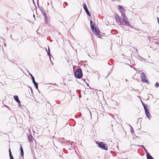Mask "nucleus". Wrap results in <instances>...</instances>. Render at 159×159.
Instances as JSON below:
<instances>
[{"label": "nucleus", "mask_w": 159, "mask_h": 159, "mask_svg": "<svg viewBox=\"0 0 159 159\" xmlns=\"http://www.w3.org/2000/svg\"><path fill=\"white\" fill-rule=\"evenodd\" d=\"M90 24L91 26V29L92 32L96 35H99L100 31L98 28H97V27L95 26V25L93 23L92 20L90 21Z\"/></svg>", "instance_id": "obj_1"}, {"label": "nucleus", "mask_w": 159, "mask_h": 159, "mask_svg": "<svg viewBox=\"0 0 159 159\" xmlns=\"http://www.w3.org/2000/svg\"><path fill=\"white\" fill-rule=\"evenodd\" d=\"M74 75L75 78L80 79L83 76L82 70L81 68H78L76 71L74 72Z\"/></svg>", "instance_id": "obj_2"}, {"label": "nucleus", "mask_w": 159, "mask_h": 159, "mask_svg": "<svg viewBox=\"0 0 159 159\" xmlns=\"http://www.w3.org/2000/svg\"><path fill=\"white\" fill-rule=\"evenodd\" d=\"M98 146L101 149L107 150L108 149L107 145L104 143L103 142H96Z\"/></svg>", "instance_id": "obj_3"}, {"label": "nucleus", "mask_w": 159, "mask_h": 159, "mask_svg": "<svg viewBox=\"0 0 159 159\" xmlns=\"http://www.w3.org/2000/svg\"><path fill=\"white\" fill-rule=\"evenodd\" d=\"M147 77L144 72H142L141 75V79L143 83H148V81L146 79Z\"/></svg>", "instance_id": "obj_4"}, {"label": "nucleus", "mask_w": 159, "mask_h": 159, "mask_svg": "<svg viewBox=\"0 0 159 159\" xmlns=\"http://www.w3.org/2000/svg\"><path fill=\"white\" fill-rule=\"evenodd\" d=\"M114 17L117 23H119L120 25H122V22L121 21V19L119 16L117 14L115 13L114 15Z\"/></svg>", "instance_id": "obj_5"}, {"label": "nucleus", "mask_w": 159, "mask_h": 159, "mask_svg": "<svg viewBox=\"0 0 159 159\" xmlns=\"http://www.w3.org/2000/svg\"><path fill=\"white\" fill-rule=\"evenodd\" d=\"M83 7L87 15L89 17L91 16V14L90 13L86 5L84 3L83 5Z\"/></svg>", "instance_id": "obj_6"}, {"label": "nucleus", "mask_w": 159, "mask_h": 159, "mask_svg": "<svg viewBox=\"0 0 159 159\" xmlns=\"http://www.w3.org/2000/svg\"><path fill=\"white\" fill-rule=\"evenodd\" d=\"M144 111H145V114L147 117L150 120V114L149 112L148 109L144 107Z\"/></svg>", "instance_id": "obj_7"}, {"label": "nucleus", "mask_w": 159, "mask_h": 159, "mask_svg": "<svg viewBox=\"0 0 159 159\" xmlns=\"http://www.w3.org/2000/svg\"><path fill=\"white\" fill-rule=\"evenodd\" d=\"M123 21L124 22V23L122 22V25H123L126 26H129L130 27H132L130 25V24L129 23V22L128 21V19H125L123 20Z\"/></svg>", "instance_id": "obj_8"}, {"label": "nucleus", "mask_w": 159, "mask_h": 159, "mask_svg": "<svg viewBox=\"0 0 159 159\" xmlns=\"http://www.w3.org/2000/svg\"><path fill=\"white\" fill-rule=\"evenodd\" d=\"M14 99L18 103L19 106H20V102L19 100L18 97L17 95H15L14 96Z\"/></svg>", "instance_id": "obj_9"}, {"label": "nucleus", "mask_w": 159, "mask_h": 159, "mask_svg": "<svg viewBox=\"0 0 159 159\" xmlns=\"http://www.w3.org/2000/svg\"><path fill=\"white\" fill-rule=\"evenodd\" d=\"M28 140L30 141V142L31 141L34 140V141L35 142V143H36V141L33 139V137L31 135H28Z\"/></svg>", "instance_id": "obj_10"}, {"label": "nucleus", "mask_w": 159, "mask_h": 159, "mask_svg": "<svg viewBox=\"0 0 159 159\" xmlns=\"http://www.w3.org/2000/svg\"><path fill=\"white\" fill-rule=\"evenodd\" d=\"M45 50L48 53V56H49V58L50 59V60H51V54H50V49H49V47H48V50H47V48H45Z\"/></svg>", "instance_id": "obj_11"}, {"label": "nucleus", "mask_w": 159, "mask_h": 159, "mask_svg": "<svg viewBox=\"0 0 159 159\" xmlns=\"http://www.w3.org/2000/svg\"><path fill=\"white\" fill-rule=\"evenodd\" d=\"M20 155L22 157H24V151L22 146L20 145Z\"/></svg>", "instance_id": "obj_12"}, {"label": "nucleus", "mask_w": 159, "mask_h": 159, "mask_svg": "<svg viewBox=\"0 0 159 159\" xmlns=\"http://www.w3.org/2000/svg\"><path fill=\"white\" fill-rule=\"evenodd\" d=\"M146 157L147 159H154V158L150 155V154L148 153H147L146 154Z\"/></svg>", "instance_id": "obj_13"}, {"label": "nucleus", "mask_w": 159, "mask_h": 159, "mask_svg": "<svg viewBox=\"0 0 159 159\" xmlns=\"http://www.w3.org/2000/svg\"><path fill=\"white\" fill-rule=\"evenodd\" d=\"M33 83L36 89H37L38 90V83L37 82H36L35 81H34L33 82Z\"/></svg>", "instance_id": "obj_14"}, {"label": "nucleus", "mask_w": 159, "mask_h": 159, "mask_svg": "<svg viewBox=\"0 0 159 159\" xmlns=\"http://www.w3.org/2000/svg\"><path fill=\"white\" fill-rule=\"evenodd\" d=\"M9 155L10 156V159H14L13 156L12 155L11 152V151L10 148H9Z\"/></svg>", "instance_id": "obj_15"}, {"label": "nucleus", "mask_w": 159, "mask_h": 159, "mask_svg": "<svg viewBox=\"0 0 159 159\" xmlns=\"http://www.w3.org/2000/svg\"><path fill=\"white\" fill-rule=\"evenodd\" d=\"M121 15L122 16V19L123 20H125V19H127V17L125 15V13H122V14H121Z\"/></svg>", "instance_id": "obj_16"}, {"label": "nucleus", "mask_w": 159, "mask_h": 159, "mask_svg": "<svg viewBox=\"0 0 159 159\" xmlns=\"http://www.w3.org/2000/svg\"><path fill=\"white\" fill-rule=\"evenodd\" d=\"M115 83L118 84L116 86V87H118L119 86L120 84V82L119 80H116L115 82Z\"/></svg>", "instance_id": "obj_17"}, {"label": "nucleus", "mask_w": 159, "mask_h": 159, "mask_svg": "<svg viewBox=\"0 0 159 159\" xmlns=\"http://www.w3.org/2000/svg\"><path fill=\"white\" fill-rule=\"evenodd\" d=\"M118 9H119V11H121V9L123 10H124V8L122 7L120 5H118Z\"/></svg>", "instance_id": "obj_18"}, {"label": "nucleus", "mask_w": 159, "mask_h": 159, "mask_svg": "<svg viewBox=\"0 0 159 159\" xmlns=\"http://www.w3.org/2000/svg\"><path fill=\"white\" fill-rule=\"evenodd\" d=\"M139 59L141 61H145L146 59H144L141 57H140V56H139Z\"/></svg>", "instance_id": "obj_19"}, {"label": "nucleus", "mask_w": 159, "mask_h": 159, "mask_svg": "<svg viewBox=\"0 0 159 159\" xmlns=\"http://www.w3.org/2000/svg\"><path fill=\"white\" fill-rule=\"evenodd\" d=\"M153 40H154L153 42H155V43L156 44H157V45L159 44V42L158 41H156L157 40V39H154Z\"/></svg>", "instance_id": "obj_20"}, {"label": "nucleus", "mask_w": 159, "mask_h": 159, "mask_svg": "<svg viewBox=\"0 0 159 159\" xmlns=\"http://www.w3.org/2000/svg\"><path fill=\"white\" fill-rule=\"evenodd\" d=\"M141 147L142 148H143V149H144L146 154H147V153H148V152H147V150L145 149V148L143 145V146H141Z\"/></svg>", "instance_id": "obj_21"}, {"label": "nucleus", "mask_w": 159, "mask_h": 159, "mask_svg": "<svg viewBox=\"0 0 159 159\" xmlns=\"http://www.w3.org/2000/svg\"><path fill=\"white\" fill-rule=\"evenodd\" d=\"M141 102L142 103V105L143 106V107H144H144H145L147 108V105L144 104V103L142 101V100H141Z\"/></svg>", "instance_id": "obj_22"}, {"label": "nucleus", "mask_w": 159, "mask_h": 159, "mask_svg": "<svg viewBox=\"0 0 159 159\" xmlns=\"http://www.w3.org/2000/svg\"><path fill=\"white\" fill-rule=\"evenodd\" d=\"M130 126L131 127L130 132L132 133H134V129L132 127L131 125H130Z\"/></svg>", "instance_id": "obj_23"}, {"label": "nucleus", "mask_w": 159, "mask_h": 159, "mask_svg": "<svg viewBox=\"0 0 159 159\" xmlns=\"http://www.w3.org/2000/svg\"><path fill=\"white\" fill-rule=\"evenodd\" d=\"M155 87H156V88H157L159 86V84H158V83L157 82H156L155 83Z\"/></svg>", "instance_id": "obj_24"}, {"label": "nucleus", "mask_w": 159, "mask_h": 159, "mask_svg": "<svg viewBox=\"0 0 159 159\" xmlns=\"http://www.w3.org/2000/svg\"><path fill=\"white\" fill-rule=\"evenodd\" d=\"M12 123L11 122H9L7 124V126L8 127H10L11 125L12 124Z\"/></svg>", "instance_id": "obj_25"}, {"label": "nucleus", "mask_w": 159, "mask_h": 159, "mask_svg": "<svg viewBox=\"0 0 159 159\" xmlns=\"http://www.w3.org/2000/svg\"><path fill=\"white\" fill-rule=\"evenodd\" d=\"M40 10L41 12L43 13V14L45 13L44 12V11L43 9H40Z\"/></svg>", "instance_id": "obj_26"}, {"label": "nucleus", "mask_w": 159, "mask_h": 159, "mask_svg": "<svg viewBox=\"0 0 159 159\" xmlns=\"http://www.w3.org/2000/svg\"><path fill=\"white\" fill-rule=\"evenodd\" d=\"M121 11H120V13H121V14H122V13H125L124 12V11H125V9L124 8V10H122L121 9Z\"/></svg>", "instance_id": "obj_27"}, {"label": "nucleus", "mask_w": 159, "mask_h": 159, "mask_svg": "<svg viewBox=\"0 0 159 159\" xmlns=\"http://www.w3.org/2000/svg\"><path fill=\"white\" fill-rule=\"evenodd\" d=\"M43 15L44 16V18L45 20L47 19V16H46V13H45V14H44Z\"/></svg>", "instance_id": "obj_28"}, {"label": "nucleus", "mask_w": 159, "mask_h": 159, "mask_svg": "<svg viewBox=\"0 0 159 159\" xmlns=\"http://www.w3.org/2000/svg\"><path fill=\"white\" fill-rule=\"evenodd\" d=\"M31 78V79H32V82H33L34 81H35V79H34V76H32V77Z\"/></svg>", "instance_id": "obj_29"}, {"label": "nucleus", "mask_w": 159, "mask_h": 159, "mask_svg": "<svg viewBox=\"0 0 159 159\" xmlns=\"http://www.w3.org/2000/svg\"><path fill=\"white\" fill-rule=\"evenodd\" d=\"M29 88H30V90H31V92L32 94H33V90H32V89L30 87H29Z\"/></svg>", "instance_id": "obj_30"}, {"label": "nucleus", "mask_w": 159, "mask_h": 159, "mask_svg": "<svg viewBox=\"0 0 159 159\" xmlns=\"http://www.w3.org/2000/svg\"><path fill=\"white\" fill-rule=\"evenodd\" d=\"M122 29L123 30H125V26H122Z\"/></svg>", "instance_id": "obj_31"}, {"label": "nucleus", "mask_w": 159, "mask_h": 159, "mask_svg": "<svg viewBox=\"0 0 159 159\" xmlns=\"http://www.w3.org/2000/svg\"><path fill=\"white\" fill-rule=\"evenodd\" d=\"M28 72H29V75H30V76L32 77L33 76L32 74L30 73L29 72V71H28Z\"/></svg>", "instance_id": "obj_32"}, {"label": "nucleus", "mask_w": 159, "mask_h": 159, "mask_svg": "<svg viewBox=\"0 0 159 159\" xmlns=\"http://www.w3.org/2000/svg\"><path fill=\"white\" fill-rule=\"evenodd\" d=\"M77 92H78V93H80V91L79 90H77Z\"/></svg>", "instance_id": "obj_33"}, {"label": "nucleus", "mask_w": 159, "mask_h": 159, "mask_svg": "<svg viewBox=\"0 0 159 159\" xmlns=\"http://www.w3.org/2000/svg\"><path fill=\"white\" fill-rule=\"evenodd\" d=\"M137 146H138V147H141V146H143V145H138Z\"/></svg>", "instance_id": "obj_34"}, {"label": "nucleus", "mask_w": 159, "mask_h": 159, "mask_svg": "<svg viewBox=\"0 0 159 159\" xmlns=\"http://www.w3.org/2000/svg\"><path fill=\"white\" fill-rule=\"evenodd\" d=\"M64 3H66V6H67V5H68V4H67V2H64Z\"/></svg>", "instance_id": "obj_35"}, {"label": "nucleus", "mask_w": 159, "mask_h": 159, "mask_svg": "<svg viewBox=\"0 0 159 159\" xmlns=\"http://www.w3.org/2000/svg\"><path fill=\"white\" fill-rule=\"evenodd\" d=\"M124 56V57H123L125 59L126 58V56H124Z\"/></svg>", "instance_id": "obj_36"}, {"label": "nucleus", "mask_w": 159, "mask_h": 159, "mask_svg": "<svg viewBox=\"0 0 159 159\" xmlns=\"http://www.w3.org/2000/svg\"><path fill=\"white\" fill-rule=\"evenodd\" d=\"M86 84H87V86H88L89 88H90V86H89V84H88L87 83H86Z\"/></svg>", "instance_id": "obj_37"}, {"label": "nucleus", "mask_w": 159, "mask_h": 159, "mask_svg": "<svg viewBox=\"0 0 159 159\" xmlns=\"http://www.w3.org/2000/svg\"><path fill=\"white\" fill-rule=\"evenodd\" d=\"M80 95L79 96V98H80L81 97V95L80 94Z\"/></svg>", "instance_id": "obj_38"}, {"label": "nucleus", "mask_w": 159, "mask_h": 159, "mask_svg": "<svg viewBox=\"0 0 159 159\" xmlns=\"http://www.w3.org/2000/svg\"><path fill=\"white\" fill-rule=\"evenodd\" d=\"M82 80H83L84 81H85V79H83Z\"/></svg>", "instance_id": "obj_39"}, {"label": "nucleus", "mask_w": 159, "mask_h": 159, "mask_svg": "<svg viewBox=\"0 0 159 159\" xmlns=\"http://www.w3.org/2000/svg\"><path fill=\"white\" fill-rule=\"evenodd\" d=\"M99 38H101V37L100 36H99Z\"/></svg>", "instance_id": "obj_40"}, {"label": "nucleus", "mask_w": 159, "mask_h": 159, "mask_svg": "<svg viewBox=\"0 0 159 159\" xmlns=\"http://www.w3.org/2000/svg\"><path fill=\"white\" fill-rule=\"evenodd\" d=\"M33 17H35V15H33Z\"/></svg>", "instance_id": "obj_41"}, {"label": "nucleus", "mask_w": 159, "mask_h": 159, "mask_svg": "<svg viewBox=\"0 0 159 159\" xmlns=\"http://www.w3.org/2000/svg\"><path fill=\"white\" fill-rule=\"evenodd\" d=\"M125 81H128V80H127V79H126V80H125Z\"/></svg>", "instance_id": "obj_42"}, {"label": "nucleus", "mask_w": 159, "mask_h": 159, "mask_svg": "<svg viewBox=\"0 0 159 159\" xmlns=\"http://www.w3.org/2000/svg\"><path fill=\"white\" fill-rule=\"evenodd\" d=\"M148 57L149 58L150 57L149 56H148Z\"/></svg>", "instance_id": "obj_43"}, {"label": "nucleus", "mask_w": 159, "mask_h": 159, "mask_svg": "<svg viewBox=\"0 0 159 159\" xmlns=\"http://www.w3.org/2000/svg\"><path fill=\"white\" fill-rule=\"evenodd\" d=\"M90 114H91V113L90 111Z\"/></svg>", "instance_id": "obj_44"}]
</instances>
